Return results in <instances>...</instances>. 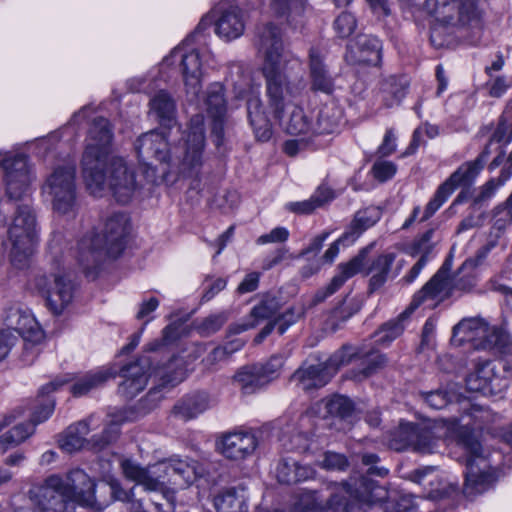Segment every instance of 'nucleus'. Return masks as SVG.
Here are the masks:
<instances>
[{
    "mask_svg": "<svg viewBox=\"0 0 512 512\" xmlns=\"http://www.w3.org/2000/svg\"><path fill=\"white\" fill-rule=\"evenodd\" d=\"M410 81L406 75H390L380 83V94L386 107L400 104L406 96Z\"/></svg>",
    "mask_w": 512,
    "mask_h": 512,
    "instance_id": "473e14b6",
    "label": "nucleus"
},
{
    "mask_svg": "<svg viewBox=\"0 0 512 512\" xmlns=\"http://www.w3.org/2000/svg\"><path fill=\"white\" fill-rule=\"evenodd\" d=\"M8 234L13 245V261H16L17 256H19L21 262L22 259L25 260L32 254L34 245L38 240V234L36 216L29 205L18 206Z\"/></svg>",
    "mask_w": 512,
    "mask_h": 512,
    "instance_id": "4468645a",
    "label": "nucleus"
},
{
    "mask_svg": "<svg viewBox=\"0 0 512 512\" xmlns=\"http://www.w3.org/2000/svg\"><path fill=\"white\" fill-rule=\"evenodd\" d=\"M444 428L436 424H417L415 451L433 453L443 436Z\"/></svg>",
    "mask_w": 512,
    "mask_h": 512,
    "instance_id": "58836bf2",
    "label": "nucleus"
},
{
    "mask_svg": "<svg viewBox=\"0 0 512 512\" xmlns=\"http://www.w3.org/2000/svg\"><path fill=\"white\" fill-rule=\"evenodd\" d=\"M6 193L10 199L18 200L28 191L33 180L27 157L14 155L3 161Z\"/></svg>",
    "mask_w": 512,
    "mask_h": 512,
    "instance_id": "6ab92c4d",
    "label": "nucleus"
},
{
    "mask_svg": "<svg viewBox=\"0 0 512 512\" xmlns=\"http://www.w3.org/2000/svg\"><path fill=\"white\" fill-rule=\"evenodd\" d=\"M361 307L362 302L360 299L345 298L343 303L339 307L335 308L334 314L336 317H341L342 319L345 320L356 314L361 309Z\"/></svg>",
    "mask_w": 512,
    "mask_h": 512,
    "instance_id": "69168bd1",
    "label": "nucleus"
},
{
    "mask_svg": "<svg viewBox=\"0 0 512 512\" xmlns=\"http://www.w3.org/2000/svg\"><path fill=\"white\" fill-rule=\"evenodd\" d=\"M321 466L327 470L343 471L348 467V460L343 454L328 451L324 454Z\"/></svg>",
    "mask_w": 512,
    "mask_h": 512,
    "instance_id": "e2e57ef3",
    "label": "nucleus"
},
{
    "mask_svg": "<svg viewBox=\"0 0 512 512\" xmlns=\"http://www.w3.org/2000/svg\"><path fill=\"white\" fill-rule=\"evenodd\" d=\"M314 470L308 465H299L295 460L282 459L276 468L279 483L293 484L305 481L313 476Z\"/></svg>",
    "mask_w": 512,
    "mask_h": 512,
    "instance_id": "e433bc0d",
    "label": "nucleus"
},
{
    "mask_svg": "<svg viewBox=\"0 0 512 512\" xmlns=\"http://www.w3.org/2000/svg\"><path fill=\"white\" fill-rule=\"evenodd\" d=\"M205 104L209 117L226 116L227 102L225 99V89L221 83L216 82L208 87Z\"/></svg>",
    "mask_w": 512,
    "mask_h": 512,
    "instance_id": "79ce46f5",
    "label": "nucleus"
},
{
    "mask_svg": "<svg viewBox=\"0 0 512 512\" xmlns=\"http://www.w3.org/2000/svg\"><path fill=\"white\" fill-rule=\"evenodd\" d=\"M89 433V424L86 421H80L74 425H70L66 431L60 436L58 442L62 450L72 453L84 448L86 445L91 446L95 450L103 449L110 439L106 435L100 437L93 436L90 441L85 436Z\"/></svg>",
    "mask_w": 512,
    "mask_h": 512,
    "instance_id": "4be33fe9",
    "label": "nucleus"
},
{
    "mask_svg": "<svg viewBox=\"0 0 512 512\" xmlns=\"http://www.w3.org/2000/svg\"><path fill=\"white\" fill-rule=\"evenodd\" d=\"M261 371L260 364L246 365L237 371L233 379L243 394H253L267 385Z\"/></svg>",
    "mask_w": 512,
    "mask_h": 512,
    "instance_id": "72a5a7b5",
    "label": "nucleus"
},
{
    "mask_svg": "<svg viewBox=\"0 0 512 512\" xmlns=\"http://www.w3.org/2000/svg\"><path fill=\"white\" fill-rule=\"evenodd\" d=\"M387 363L388 360L384 354L377 351L369 352L361 358V363L357 368L348 372V378L361 382L381 371Z\"/></svg>",
    "mask_w": 512,
    "mask_h": 512,
    "instance_id": "4c0bfd02",
    "label": "nucleus"
},
{
    "mask_svg": "<svg viewBox=\"0 0 512 512\" xmlns=\"http://www.w3.org/2000/svg\"><path fill=\"white\" fill-rule=\"evenodd\" d=\"M217 15L215 33L225 41L240 37L245 29V20L238 6L228 5L227 0L221 1L213 10Z\"/></svg>",
    "mask_w": 512,
    "mask_h": 512,
    "instance_id": "aec40b11",
    "label": "nucleus"
},
{
    "mask_svg": "<svg viewBox=\"0 0 512 512\" xmlns=\"http://www.w3.org/2000/svg\"><path fill=\"white\" fill-rule=\"evenodd\" d=\"M309 70L311 89L330 94L334 88V81L323 61V55L315 48L309 51Z\"/></svg>",
    "mask_w": 512,
    "mask_h": 512,
    "instance_id": "7c9ffc66",
    "label": "nucleus"
},
{
    "mask_svg": "<svg viewBox=\"0 0 512 512\" xmlns=\"http://www.w3.org/2000/svg\"><path fill=\"white\" fill-rule=\"evenodd\" d=\"M368 252L369 248H363L350 261L339 264L338 273L331 279L326 287L316 292L313 303L318 304L325 301L326 298L338 291L348 279L358 272L364 271L366 275L370 276L367 289L370 295L382 288L389 279L398 276L402 264H398L394 267L396 259L395 253H382L365 264Z\"/></svg>",
    "mask_w": 512,
    "mask_h": 512,
    "instance_id": "39448f33",
    "label": "nucleus"
},
{
    "mask_svg": "<svg viewBox=\"0 0 512 512\" xmlns=\"http://www.w3.org/2000/svg\"><path fill=\"white\" fill-rule=\"evenodd\" d=\"M374 224L364 212H358L353 219L349 231L346 233L350 234V241H354L363 231L368 229Z\"/></svg>",
    "mask_w": 512,
    "mask_h": 512,
    "instance_id": "0e129e2a",
    "label": "nucleus"
},
{
    "mask_svg": "<svg viewBox=\"0 0 512 512\" xmlns=\"http://www.w3.org/2000/svg\"><path fill=\"white\" fill-rule=\"evenodd\" d=\"M36 287L46 299V304L53 314L59 315L73 299V284L61 275L52 279L41 276L36 280Z\"/></svg>",
    "mask_w": 512,
    "mask_h": 512,
    "instance_id": "a211bd4d",
    "label": "nucleus"
},
{
    "mask_svg": "<svg viewBox=\"0 0 512 512\" xmlns=\"http://www.w3.org/2000/svg\"><path fill=\"white\" fill-rule=\"evenodd\" d=\"M385 490H387L384 486H382ZM388 498V491H386V497L381 500L376 501H365L361 499L351 498L349 495H346V499L343 500V506L340 509V512H365V507L373 504L381 503Z\"/></svg>",
    "mask_w": 512,
    "mask_h": 512,
    "instance_id": "680f3d73",
    "label": "nucleus"
},
{
    "mask_svg": "<svg viewBox=\"0 0 512 512\" xmlns=\"http://www.w3.org/2000/svg\"><path fill=\"white\" fill-rule=\"evenodd\" d=\"M417 424L400 423L398 428L391 434L389 445L396 451H402L408 447L415 450Z\"/></svg>",
    "mask_w": 512,
    "mask_h": 512,
    "instance_id": "49530a36",
    "label": "nucleus"
},
{
    "mask_svg": "<svg viewBox=\"0 0 512 512\" xmlns=\"http://www.w3.org/2000/svg\"><path fill=\"white\" fill-rule=\"evenodd\" d=\"M180 61L186 93L191 100L197 99L201 91L202 60L199 51L193 49L186 52L184 47H176L169 56L163 60V65H173Z\"/></svg>",
    "mask_w": 512,
    "mask_h": 512,
    "instance_id": "dca6fc26",
    "label": "nucleus"
},
{
    "mask_svg": "<svg viewBox=\"0 0 512 512\" xmlns=\"http://www.w3.org/2000/svg\"><path fill=\"white\" fill-rule=\"evenodd\" d=\"M326 409L330 415L345 419L352 415L354 405L348 397L336 395L327 402Z\"/></svg>",
    "mask_w": 512,
    "mask_h": 512,
    "instance_id": "8fccbe9b",
    "label": "nucleus"
},
{
    "mask_svg": "<svg viewBox=\"0 0 512 512\" xmlns=\"http://www.w3.org/2000/svg\"><path fill=\"white\" fill-rule=\"evenodd\" d=\"M421 399L433 409H442L449 403L453 402L457 395L447 389H437L435 391H421L419 393Z\"/></svg>",
    "mask_w": 512,
    "mask_h": 512,
    "instance_id": "09e8293b",
    "label": "nucleus"
},
{
    "mask_svg": "<svg viewBox=\"0 0 512 512\" xmlns=\"http://www.w3.org/2000/svg\"><path fill=\"white\" fill-rule=\"evenodd\" d=\"M130 232L126 214L115 213L107 218L102 234L84 236L79 242V262L86 274L97 269L105 256L117 258L123 252Z\"/></svg>",
    "mask_w": 512,
    "mask_h": 512,
    "instance_id": "423d86ee",
    "label": "nucleus"
},
{
    "mask_svg": "<svg viewBox=\"0 0 512 512\" xmlns=\"http://www.w3.org/2000/svg\"><path fill=\"white\" fill-rule=\"evenodd\" d=\"M301 316L302 311L300 309H295L294 307L287 309L283 314L279 315L275 319L278 333L280 335L284 334L291 325L300 319Z\"/></svg>",
    "mask_w": 512,
    "mask_h": 512,
    "instance_id": "bf43d9fd",
    "label": "nucleus"
},
{
    "mask_svg": "<svg viewBox=\"0 0 512 512\" xmlns=\"http://www.w3.org/2000/svg\"><path fill=\"white\" fill-rule=\"evenodd\" d=\"M257 447V439L250 432H233L224 435L220 443L221 453L229 459L241 460L252 454Z\"/></svg>",
    "mask_w": 512,
    "mask_h": 512,
    "instance_id": "cd10ccee",
    "label": "nucleus"
},
{
    "mask_svg": "<svg viewBox=\"0 0 512 512\" xmlns=\"http://www.w3.org/2000/svg\"><path fill=\"white\" fill-rule=\"evenodd\" d=\"M112 130L109 124V121L106 118L103 117H97L95 118L91 126L89 128L88 132V139L89 143L87 144V147L85 151L90 147L94 146L95 149H97L99 152H101L103 155V158H106L109 156V145L112 141Z\"/></svg>",
    "mask_w": 512,
    "mask_h": 512,
    "instance_id": "f704fd0d",
    "label": "nucleus"
},
{
    "mask_svg": "<svg viewBox=\"0 0 512 512\" xmlns=\"http://www.w3.org/2000/svg\"><path fill=\"white\" fill-rule=\"evenodd\" d=\"M229 81L235 97L246 101L247 118L260 141H268L272 136V125L265 111L260 92L249 86V77L241 63L230 66Z\"/></svg>",
    "mask_w": 512,
    "mask_h": 512,
    "instance_id": "1a4fd4ad",
    "label": "nucleus"
},
{
    "mask_svg": "<svg viewBox=\"0 0 512 512\" xmlns=\"http://www.w3.org/2000/svg\"><path fill=\"white\" fill-rule=\"evenodd\" d=\"M281 308L280 299L272 294L265 293L258 296V302L253 306L250 312L252 322L232 324L228 328L229 334L236 335L251 328H254L259 321L270 319L275 316Z\"/></svg>",
    "mask_w": 512,
    "mask_h": 512,
    "instance_id": "a878e982",
    "label": "nucleus"
},
{
    "mask_svg": "<svg viewBox=\"0 0 512 512\" xmlns=\"http://www.w3.org/2000/svg\"><path fill=\"white\" fill-rule=\"evenodd\" d=\"M413 312L407 307L395 320L385 323L376 333L375 342L387 345L404 331L403 322L409 318Z\"/></svg>",
    "mask_w": 512,
    "mask_h": 512,
    "instance_id": "37998d69",
    "label": "nucleus"
},
{
    "mask_svg": "<svg viewBox=\"0 0 512 512\" xmlns=\"http://www.w3.org/2000/svg\"><path fill=\"white\" fill-rule=\"evenodd\" d=\"M149 114L162 127L172 128L176 125V104L169 93L164 90L156 93L149 101Z\"/></svg>",
    "mask_w": 512,
    "mask_h": 512,
    "instance_id": "c756f323",
    "label": "nucleus"
},
{
    "mask_svg": "<svg viewBox=\"0 0 512 512\" xmlns=\"http://www.w3.org/2000/svg\"><path fill=\"white\" fill-rule=\"evenodd\" d=\"M329 497L324 500L317 490H303L294 502L296 512H340L346 495L365 501L386 497V490L368 476L350 477L348 480L328 486Z\"/></svg>",
    "mask_w": 512,
    "mask_h": 512,
    "instance_id": "20e7f679",
    "label": "nucleus"
},
{
    "mask_svg": "<svg viewBox=\"0 0 512 512\" xmlns=\"http://www.w3.org/2000/svg\"><path fill=\"white\" fill-rule=\"evenodd\" d=\"M4 322L8 328L18 332L24 339L38 342L43 338V331L35 318L17 305L6 310Z\"/></svg>",
    "mask_w": 512,
    "mask_h": 512,
    "instance_id": "393cba45",
    "label": "nucleus"
},
{
    "mask_svg": "<svg viewBox=\"0 0 512 512\" xmlns=\"http://www.w3.org/2000/svg\"><path fill=\"white\" fill-rule=\"evenodd\" d=\"M156 357L142 356L136 362L130 363L121 369V376L124 380L118 387L120 395L127 399L137 396L147 385L148 378L152 374L159 375L167 383L181 382L184 373L178 369L181 360L175 355L169 356L165 364L153 365Z\"/></svg>",
    "mask_w": 512,
    "mask_h": 512,
    "instance_id": "6e6552de",
    "label": "nucleus"
},
{
    "mask_svg": "<svg viewBox=\"0 0 512 512\" xmlns=\"http://www.w3.org/2000/svg\"><path fill=\"white\" fill-rule=\"evenodd\" d=\"M434 232L435 230L431 228L423 233L419 238L415 239L412 244L413 255L421 254L425 255L427 259L429 258V254L434 248V243L432 242Z\"/></svg>",
    "mask_w": 512,
    "mask_h": 512,
    "instance_id": "4d7b16f0",
    "label": "nucleus"
},
{
    "mask_svg": "<svg viewBox=\"0 0 512 512\" xmlns=\"http://www.w3.org/2000/svg\"><path fill=\"white\" fill-rule=\"evenodd\" d=\"M158 471L165 472L170 477L169 481L179 486L190 485L198 475L196 461L174 457L158 464Z\"/></svg>",
    "mask_w": 512,
    "mask_h": 512,
    "instance_id": "c85d7f7f",
    "label": "nucleus"
},
{
    "mask_svg": "<svg viewBox=\"0 0 512 512\" xmlns=\"http://www.w3.org/2000/svg\"><path fill=\"white\" fill-rule=\"evenodd\" d=\"M459 172H453L436 190L433 198L426 205L421 222L428 220L449 198L458 186L468 187L458 177Z\"/></svg>",
    "mask_w": 512,
    "mask_h": 512,
    "instance_id": "c9c22d12",
    "label": "nucleus"
},
{
    "mask_svg": "<svg viewBox=\"0 0 512 512\" xmlns=\"http://www.w3.org/2000/svg\"><path fill=\"white\" fill-rule=\"evenodd\" d=\"M334 28L339 37L346 38L354 32L356 19L351 13L344 12L336 18Z\"/></svg>",
    "mask_w": 512,
    "mask_h": 512,
    "instance_id": "6e6d98bb",
    "label": "nucleus"
},
{
    "mask_svg": "<svg viewBox=\"0 0 512 512\" xmlns=\"http://www.w3.org/2000/svg\"><path fill=\"white\" fill-rule=\"evenodd\" d=\"M449 271L450 264L448 261H445L432 278L414 294L408 306L410 311L413 312L420 305L427 302H432L430 306L434 307L436 303L444 301L451 295L453 286L449 277Z\"/></svg>",
    "mask_w": 512,
    "mask_h": 512,
    "instance_id": "f3484780",
    "label": "nucleus"
},
{
    "mask_svg": "<svg viewBox=\"0 0 512 512\" xmlns=\"http://www.w3.org/2000/svg\"><path fill=\"white\" fill-rule=\"evenodd\" d=\"M209 406V395L205 392H197L179 400L174 405L172 413L175 417L188 421L206 411Z\"/></svg>",
    "mask_w": 512,
    "mask_h": 512,
    "instance_id": "2f4dec72",
    "label": "nucleus"
},
{
    "mask_svg": "<svg viewBox=\"0 0 512 512\" xmlns=\"http://www.w3.org/2000/svg\"><path fill=\"white\" fill-rule=\"evenodd\" d=\"M466 386L472 392L496 394L505 388V383L496 374L493 362L479 359L475 362L474 371L466 377Z\"/></svg>",
    "mask_w": 512,
    "mask_h": 512,
    "instance_id": "412c9836",
    "label": "nucleus"
},
{
    "mask_svg": "<svg viewBox=\"0 0 512 512\" xmlns=\"http://www.w3.org/2000/svg\"><path fill=\"white\" fill-rule=\"evenodd\" d=\"M303 0H272L271 9L276 17H286L287 21L291 15L300 14L303 11Z\"/></svg>",
    "mask_w": 512,
    "mask_h": 512,
    "instance_id": "3c124183",
    "label": "nucleus"
},
{
    "mask_svg": "<svg viewBox=\"0 0 512 512\" xmlns=\"http://www.w3.org/2000/svg\"><path fill=\"white\" fill-rule=\"evenodd\" d=\"M397 172V165L391 161L377 160L371 168L373 177L383 183L394 177Z\"/></svg>",
    "mask_w": 512,
    "mask_h": 512,
    "instance_id": "5fc2aeb1",
    "label": "nucleus"
},
{
    "mask_svg": "<svg viewBox=\"0 0 512 512\" xmlns=\"http://www.w3.org/2000/svg\"><path fill=\"white\" fill-rule=\"evenodd\" d=\"M453 334H462L463 341H472L477 349L504 351L510 345V336L501 328L491 327L483 319L471 318L459 322Z\"/></svg>",
    "mask_w": 512,
    "mask_h": 512,
    "instance_id": "ddd939ff",
    "label": "nucleus"
},
{
    "mask_svg": "<svg viewBox=\"0 0 512 512\" xmlns=\"http://www.w3.org/2000/svg\"><path fill=\"white\" fill-rule=\"evenodd\" d=\"M120 467L124 476L137 485H141L149 492H162L165 489V482L158 474V464L150 467H142L131 459H123Z\"/></svg>",
    "mask_w": 512,
    "mask_h": 512,
    "instance_id": "b1692460",
    "label": "nucleus"
},
{
    "mask_svg": "<svg viewBox=\"0 0 512 512\" xmlns=\"http://www.w3.org/2000/svg\"><path fill=\"white\" fill-rule=\"evenodd\" d=\"M62 483L74 502V507L76 503L92 506L96 502L95 483L82 469L70 471L64 478L62 477Z\"/></svg>",
    "mask_w": 512,
    "mask_h": 512,
    "instance_id": "5701e85b",
    "label": "nucleus"
},
{
    "mask_svg": "<svg viewBox=\"0 0 512 512\" xmlns=\"http://www.w3.org/2000/svg\"><path fill=\"white\" fill-rule=\"evenodd\" d=\"M103 155L94 146L84 151L82 173L87 189L91 194L99 196L108 187L117 202L126 204L138 187L135 173L123 158H103Z\"/></svg>",
    "mask_w": 512,
    "mask_h": 512,
    "instance_id": "7ed1b4c3",
    "label": "nucleus"
},
{
    "mask_svg": "<svg viewBox=\"0 0 512 512\" xmlns=\"http://www.w3.org/2000/svg\"><path fill=\"white\" fill-rule=\"evenodd\" d=\"M512 140V127H510L509 120L506 116H500L497 127L494 130L490 143L497 142L508 144Z\"/></svg>",
    "mask_w": 512,
    "mask_h": 512,
    "instance_id": "13d9d810",
    "label": "nucleus"
},
{
    "mask_svg": "<svg viewBox=\"0 0 512 512\" xmlns=\"http://www.w3.org/2000/svg\"><path fill=\"white\" fill-rule=\"evenodd\" d=\"M227 321L228 313L225 311L211 314L197 325V330L202 336H210L219 331Z\"/></svg>",
    "mask_w": 512,
    "mask_h": 512,
    "instance_id": "603ef678",
    "label": "nucleus"
},
{
    "mask_svg": "<svg viewBox=\"0 0 512 512\" xmlns=\"http://www.w3.org/2000/svg\"><path fill=\"white\" fill-rule=\"evenodd\" d=\"M381 41L372 35H359L347 55L353 64L376 66L381 62Z\"/></svg>",
    "mask_w": 512,
    "mask_h": 512,
    "instance_id": "bb28decb",
    "label": "nucleus"
},
{
    "mask_svg": "<svg viewBox=\"0 0 512 512\" xmlns=\"http://www.w3.org/2000/svg\"><path fill=\"white\" fill-rule=\"evenodd\" d=\"M289 238V231L285 227H276L269 233L259 236L256 240L258 245L268 243H284Z\"/></svg>",
    "mask_w": 512,
    "mask_h": 512,
    "instance_id": "774afa93",
    "label": "nucleus"
},
{
    "mask_svg": "<svg viewBox=\"0 0 512 512\" xmlns=\"http://www.w3.org/2000/svg\"><path fill=\"white\" fill-rule=\"evenodd\" d=\"M457 444L466 452V472L463 493L473 498L488 490L495 482L489 454L485 453L478 437L467 426L460 427L456 433Z\"/></svg>",
    "mask_w": 512,
    "mask_h": 512,
    "instance_id": "0eeeda50",
    "label": "nucleus"
},
{
    "mask_svg": "<svg viewBox=\"0 0 512 512\" xmlns=\"http://www.w3.org/2000/svg\"><path fill=\"white\" fill-rule=\"evenodd\" d=\"M355 356L353 349L343 346L325 362L303 364L291 376V381L304 391L319 389L327 385L338 369L348 364Z\"/></svg>",
    "mask_w": 512,
    "mask_h": 512,
    "instance_id": "f8f14e48",
    "label": "nucleus"
},
{
    "mask_svg": "<svg viewBox=\"0 0 512 512\" xmlns=\"http://www.w3.org/2000/svg\"><path fill=\"white\" fill-rule=\"evenodd\" d=\"M55 403L54 400L46 398L40 403L31 416V421L36 426L39 423L46 421L54 411Z\"/></svg>",
    "mask_w": 512,
    "mask_h": 512,
    "instance_id": "338daca9",
    "label": "nucleus"
},
{
    "mask_svg": "<svg viewBox=\"0 0 512 512\" xmlns=\"http://www.w3.org/2000/svg\"><path fill=\"white\" fill-rule=\"evenodd\" d=\"M35 431L32 421L14 426L0 437V453H4L9 446L18 445L25 441Z\"/></svg>",
    "mask_w": 512,
    "mask_h": 512,
    "instance_id": "de8ad7c7",
    "label": "nucleus"
},
{
    "mask_svg": "<svg viewBox=\"0 0 512 512\" xmlns=\"http://www.w3.org/2000/svg\"><path fill=\"white\" fill-rule=\"evenodd\" d=\"M486 86L489 96L500 98L512 87V77L506 75L492 76Z\"/></svg>",
    "mask_w": 512,
    "mask_h": 512,
    "instance_id": "864d4df0",
    "label": "nucleus"
},
{
    "mask_svg": "<svg viewBox=\"0 0 512 512\" xmlns=\"http://www.w3.org/2000/svg\"><path fill=\"white\" fill-rule=\"evenodd\" d=\"M261 373L265 376L267 384L277 378L280 370L284 365V357L282 355H273L265 364H260Z\"/></svg>",
    "mask_w": 512,
    "mask_h": 512,
    "instance_id": "052dcab7",
    "label": "nucleus"
},
{
    "mask_svg": "<svg viewBox=\"0 0 512 512\" xmlns=\"http://www.w3.org/2000/svg\"><path fill=\"white\" fill-rule=\"evenodd\" d=\"M426 9L438 23L431 28L430 39L434 45H442L437 43L442 25L478 27L481 23V11L475 0H426Z\"/></svg>",
    "mask_w": 512,
    "mask_h": 512,
    "instance_id": "9d476101",
    "label": "nucleus"
},
{
    "mask_svg": "<svg viewBox=\"0 0 512 512\" xmlns=\"http://www.w3.org/2000/svg\"><path fill=\"white\" fill-rule=\"evenodd\" d=\"M112 377L114 374L109 369L91 371L71 386V393L77 397L83 396L91 390L101 387Z\"/></svg>",
    "mask_w": 512,
    "mask_h": 512,
    "instance_id": "a19ab883",
    "label": "nucleus"
},
{
    "mask_svg": "<svg viewBox=\"0 0 512 512\" xmlns=\"http://www.w3.org/2000/svg\"><path fill=\"white\" fill-rule=\"evenodd\" d=\"M39 512H74V502L66 493L59 475L49 476L44 483L30 491Z\"/></svg>",
    "mask_w": 512,
    "mask_h": 512,
    "instance_id": "2eb2a0df",
    "label": "nucleus"
},
{
    "mask_svg": "<svg viewBox=\"0 0 512 512\" xmlns=\"http://www.w3.org/2000/svg\"><path fill=\"white\" fill-rule=\"evenodd\" d=\"M341 121V112L335 106H325L318 114L317 122L312 125L313 134H330L335 131Z\"/></svg>",
    "mask_w": 512,
    "mask_h": 512,
    "instance_id": "c03bdc74",
    "label": "nucleus"
},
{
    "mask_svg": "<svg viewBox=\"0 0 512 512\" xmlns=\"http://www.w3.org/2000/svg\"><path fill=\"white\" fill-rule=\"evenodd\" d=\"M205 147L204 117L193 116L185 133L183 144L171 151L167 136L158 130H151L140 135L134 143L139 162L151 168L154 162L170 163L178 160L183 173L192 176L198 174L202 166V155Z\"/></svg>",
    "mask_w": 512,
    "mask_h": 512,
    "instance_id": "f03ea898",
    "label": "nucleus"
},
{
    "mask_svg": "<svg viewBox=\"0 0 512 512\" xmlns=\"http://www.w3.org/2000/svg\"><path fill=\"white\" fill-rule=\"evenodd\" d=\"M256 47L263 57L261 73L265 80V95L274 118L291 135L313 134V127L303 109L290 100L291 83L286 73L292 59L284 49L280 29L266 24L258 33Z\"/></svg>",
    "mask_w": 512,
    "mask_h": 512,
    "instance_id": "f257e3e1",
    "label": "nucleus"
},
{
    "mask_svg": "<svg viewBox=\"0 0 512 512\" xmlns=\"http://www.w3.org/2000/svg\"><path fill=\"white\" fill-rule=\"evenodd\" d=\"M490 144L491 143L489 142V144L486 145V147L474 161H468L463 163L455 171L459 172L458 177L462 180V183H464V185L470 186L476 179L480 171L484 168V164L491 153Z\"/></svg>",
    "mask_w": 512,
    "mask_h": 512,
    "instance_id": "a18cd8bd",
    "label": "nucleus"
},
{
    "mask_svg": "<svg viewBox=\"0 0 512 512\" xmlns=\"http://www.w3.org/2000/svg\"><path fill=\"white\" fill-rule=\"evenodd\" d=\"M43 191L51 197L52 209L59 215L74 218L79 210L75 166L56 167L47 177Z\"/></svg>",
    "mask_w": 512,
    "mask_h": 512,
    "instance_id": "9b49d317",
    "label": "nucleus"
},
{
    "mask_svg": "<svg viewBox=\"0 0 512 512\" xmlns=\"http://www.w3.org/2000/svg\"><path fill=\"white\" fill-rule=\"evenodd\" d=\"M214 506L218 512H248L247 499L242 490L227 488L214 497Z\"/></svg>",
    "mask_w": 512,
    "mask_h": 512,
    "instance_id": "ea45409f",
    "label": "nucleus"
}]
</instances>
